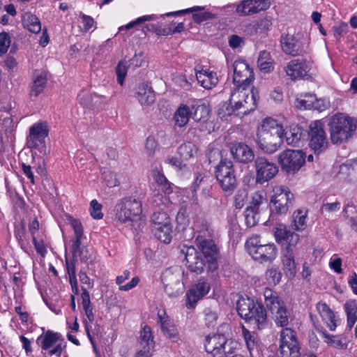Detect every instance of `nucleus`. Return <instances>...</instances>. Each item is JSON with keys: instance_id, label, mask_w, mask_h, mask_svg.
<instances>
[{"instance_id": "nucleus-58", "label": "nucleus", "mask_w": 357, "mask_h": 357, "mask_svg": "<svg viewBox=\"0 0 357 357\" xmlns=\"http://www.w3.org/2000/svg\"><path fill=\"white\" fill-rule=\"evenodd\" d=\"M90 213L94 219H101L103 216L102 213V205L97 200L93 199L91 202Z\"/></svg>"}, {"instance_id": "nucleus-6", "label": "nucleus", "mask_w": 357, "mask_h": 357, "mask_svg": "<svg viewBox=\"0 0 357 357\" xmlns=\"http://www.w3.org/2000/svg\"><path fill=\"white\" fill-rule=\"evenodd\" d=\"M245 248L252 258L260 263L272 262L278 255V249L273 243H262L257 235L247 239Z\"/></svg>"}, {"instance_id": "nucleus-36", "label": "nucleus", "mask_w": 357, "mask_h": 357, "mask_svg": "<svg viewBox=\"0 0 357 357\" xmlns=\"http://www.w3.org/2000/svg\"><path fill=\"white\" fill-rule=\"evenodd\" d=\"M294 229L298 231H303L307 227V211L305 208L296 210L292 215Z\"/></svg>"}, {"instance_id": "nucleus-17", "label": "nucleus", "mask_w": 357, "mask_h": 357, "mask_svg": "<svg viewBox=\"0 0 357 357\" xmlns=\"http://www.w3.org/2000/svg\"><path fill=\"white\" fill-rule=\"evenodd\" d=\"M211 290L209 282L200 278L195 283L186 294V306L188 308L195 307L197 303L208 294Z\"/></svg>"}, {"instance_id": "nucleus-25", "label": "nucleus", "mask_w": 357, "mask_h": 357, "mask_svg": "<svg viewBox=\"0 0 357 357\" xmlns=\"http://www.w3.org/2000/svg\"><path fill=\"white\" fill-rule=\"evenodd\" d=\"M195 75L198 83L206 89H213L219 81L217 73L204 66L195 69Z\"/></svg>"}, {"instance_id": "nucleus-59", "label": "nucleus", "mask_w": 357, "mask_h": 357, "mask_svg": "<svg viewBox=\"0 0 357 357\" xmlns=\"http://www.w3.org/2000/svg\"><path fill=\"white\" fill-rule=\"evenodd\" d=\"M342 259L337 255H333L329 261L328 265L331 269L333 270L336 273H342Z\"/></svg>"}, {"instance_id": "nucleus-10", "label": "nucleus", "mask_w": 357, "mask_h": 357, "mask_svg": "<svg viewBox=\"0 0 357 357\" xmlns=\"http://www.w3.org/2000/svg\"><path fill=\"white\" fill-rule=\"evenodd\" d=\"M305 153L301 150H286L278 155V162L283 171L294 174L305 162Z\"/></svg>"}, {"instance_id": "nucleus-3", "label": "nucleus", "mask_w": 357, "mask_h": 357, "mask_svg": "<svg viewBox=\"0 0 357 357\" xmlns=\"http://www.w3.org/2000/svg\"><path fill=\"white\" fill-rule=\"evenodd\" d=\"M328 126L331 142L341 144L347 142L354 135L357 129V120L338 113L331 117Z\"/></svg>"}, {"instance_id": "nucleus-1", "label": "nucleus", "mask_w": 357, "mask_h": 357, "mask_svg": "<svg viewBox=\"0 0 357 357\" xmlns=\"http://www.w3.org/2000/svg\"><path fill=\"white\" fill-rule=\"evenodd\" d=\"M264 303L273 315L275 324L284 328L280 332V354L282 357H301L300 346L296 332L287 328L292 320L291 312L278 294L269 288L264 291Z\"/></svg>"}, {"instance_id": "nucleus-55", "label": "nucleus", "mask_w": 357, "mask_h": 357, "mask_svg": "<svg viewBox=\"0 0 357 357\" xmlns=\"http://www.w3.org/2000/svg\"><path fill=\"white\" fill-rule=\"evenodd\" d=\"M172 80L176 85L185 90H189L191 89V83L188 80L186 76L183 74L174 75Z\"/></svg>"}, {"instance_id": "nucleus-38", "label": "nucleus", "mask_w": 357, "mask_h": 357, "mask_svg": "<svg viewBox=\"0 0 357 357\" xmlns=\"http://www.w3.org/2000/svg\"><path fill=\"white\" fill-rule=\"evenodd\" d=\"M154 236L164 243H169L172 238V226L166 225V226H159L153 227Z\"/></svg>"}, {"instance_id": "nucleus-61", "label": "nucleus", "mask_w": 357, "mask_h": 357, "mask_svg": "<svg viewBox=\"0 0 357 357\" xmlns=\"http://www.w3.org/2000/svg\"><path fill=\"white\" fill-rule=\"evenodd\" d=\"M228 43L231 49L241 48L245 45V38L234 34L229 36Z\"/></svg>"}, {"instance_id": "nucleus-52", "label": "nucleus", "mask_w": 357, "mask_h": 357, "mask_svg": "<svg viewBox=\"0 0 357 357\" xmlns=\"http://www.w3.org/2000/svg\"><path fill=\"white\" fill-rule=\"evenodd\" d=\"M102 177L107 186L109 188L117 186L119 184L116 174L111 171L104 170L102 173Z\"/></svg>"}, {"instance_id": "nucleus-21", "label": "nucleus", "mask_w": 357, "mask_h": 357, "mask_svg": "<svg viewBox=\"0 0 357 357\" xmlns=\"http://www.w3.org/2000/svg\"><path fill=\"white\" fill-rule=\"evenodd\" d=\"M270 6L268 0H244L237 6L236 11L241 15H250L266 10Z\"/></svg>"}, {"instance_id": "nucleus-35", "label": "nucleus", "mask_w": 357, "mask_h": 357, "mask_svg": "<svg viewBox=\"0 0 357 357\" xmlns=\"http://www.w3.org/2000/svg\"><path fill=\"white\" fill-rule=\"evenodd\" d=\"M22 24L30 32L38 33L41 31L40 20L33 14L27 12L22 15Z\"/></svg>"}, {"instance_id": "nucleus-64", "label": "nucleus", "mask_w": 357, "mask_h": 357, "mask_svg": "<svg viewBox=\"0 0 357 357\" xmlns=\"http://www.w3.org/2000/svg\"><path fill=\"white\" fill-rule=\"evenodd\" d=\"M167 162L173 167L176 171H184L186 169V165L175 157L168 158Z\"/></svg>"}, {"instance_id": "nucleus-2", "label": "nucleus", "mask_w": 357, "mask_h": 357, "mask_svg": "<svg viewBox=\"0 0 357 357\" xmlns=\"http://www.w3.org/2000/svg\"><path fill=\"white\" fill-rule=\"evenodd\" d=\"M259 100V93L256 89H250L248 86H236L231 92L229 103H224L219 109L218 115L226 119L236 112L247 114L254 111Z\"/></svg>"}, {"instance_id": "nucleus-40", "label": "nucleus", "mask_w": 357, "mask_h": 357, "mask_svg": "<svg viewBox=\"0 0 357 357\" xmlns=\"http://www.w3.org/2000/svg\"><path fill=\"white\" fill-rule=\"evenodd\" d=\"M347 313L348 326L351 328L357 321V303L354 300L347 301L344 305Z\"/></svg>"}, {"instance_id": "nucleus-49", "label": "nucleus", "mask_w": 357, "mask_h": 357, "mask_svg": "<svg viewBox=\"0 0 357 357\" xmlns=\"http://www.w3.org/2000/svg\"><path fill=\"white\" fill-rule=\"evenodd\" d=\"M266 200V194L264 191L260 190L257 191L253 193L252 197V201L250 202V205L247 208H250L252 209H256L259 211V206L263 204Z\"/></svg>"}, {"instance_id": "nucleus-23", "label": "nucleus", "mask_w": 357, "mask_h": 357, "mask_svg": "<svg viewBox=\"0 0 357 357\" xmlns=\"http://www.w3.org/2000/svg\"><path fill=\"white\" fill-rule=\"evenodd\" d=\"M241 328L242 334L250 356L263 357V351L264 348L257 335L255 333H251L244 326H242Z\"/></svg>"}, {"instance_id": "nucleus-51", "label": "nucleus", "mask_w": 357, "mask_h": 357, "mask_svg": "<svg viewBox=\"0 0 357 357\" xmlns=\"http://www.w3.org/2000/svg\"><path fill=\"white\" fill-rule=\"evenodd\" d=\"M266 276L268 284L276 285L280 282L282 274L278 268H271L267 270Z\"/></svg>"}, {"instance_id": "nucleus-43", "label": "nucleus", "mask_w": 357, "mask_h": 357, "mask_svg": "<svg viewBox=\"0 0 357 357\" xmlns=\"http://www.w3.org/2000/svg\"><path fill=\"white\" fill-rule=\"evenodd\" d=\"M163 335L170 339L173 342H178L181 340V336L176 327L172 323H163V326L160 327Z\"/></svg>"}, {"instance_id": "nucleus-54", "label": "nucleus", "mask_w": 357, "mask_h": 357, "mask_svg": "<svg viewBox=\"0 0 357 357\" xmlns=\"http://www.w3.org/2000/svg\"><path fill=\"white\" fill-rule=\"evenodd\" d=\"M204 321L205 324L208 328H213L217 324L218 315L215 312L210 308L204 310Z\"/></svg>"}, {"instance_id": "nucleus-29", "label": "nucleus", "mask_w": 357, "mask_h": 357, "mask_svg": "<svg viewBox=\"0 0 357 357\" xmlns=\"http://www.w3.org/2000/svg\"><path fill=\"white\" fill-rule=\"evenodd\" d=\"M192 111L193 109L191 108V106L183 103L180 104L174 114V126L178 128L185 127L190 119H192Z\"/></svg>"}, {"instance_id": "nucleus-20", "label": "nucleus", "mask_w": 357, "mask_h": 357, "mask_svg": "<svg viewBox=\"0 0 357 357\" xmlns=\"http://www.w3.org/2000/svg\"><path fill=\"white\" fill-rule=\"evenodd\" d=\"M283 142V139H277L269 135L264 131L257 130L256 143L259 148L268 153H273L278 151Z\"/></svg>"}, {"instance_id": "nucleus-63", "label": "nucleus", "mask_w": 357, "mask_h": 357, "mask_svg": "<svg viewBox=\"0 0 357 357\" xmlns=\"http://www.w3.org/2000/svg\"><path fill=\"white\" fill-rule=\"evenodd\" d=\"M176 222L178 225L185 226L188 223V213L185 208L182 207L179 209L176 217Z\"/></svg>"}, {"instance_id": "nucleus-19", "label": "nucleus", "mask_w": 357, "mask_h": 357, "mask_svg": "<svg viewBox=\"0 0 357 357\" xmlns=\"http://www.w3.org/2000/svg\"><path fill=\"white\" fill-rule=\"evenodd\" d=\"M230 152L234 160L239 163L248 164L255 159L252 149L243 142L232 144L230 146Z\"/></svg>"}, {"instance_id": "nucleus-37", "label": "nucleus", "mask_w": 357, "mask_h": 357, "mask_svg": "<svg viewBox=\"0 0 357 357\" xmlns=\"http://www.w3.org/2000/svg\"><path fill=\"white\" fill-rule=\"evenodd\" d=\"M193 109L192 111V119L197 122L204 123L206 122L209 116L210 109L206 104H197L191 106Z\"/></svg>"}, {"instance_id": "nucleus-31", "label": "nucleus", "mask_w": 357, "mask_h": 357, "mask_svg": "<svg viewBox=\"0 0 357 357\" xmlns=\"http://www.w3.org/2000/svg\"><path fill=\"white\" fill-rule=\"evenodd\" d=\"M142 105H151L155 100V96L152 88L146 84H140L137 88L135 94Z\"/></svg>"}, {"instance_id": "nucleus-13", "label": "nucleus", "mask_w": 357, "mask_h": 357, "mask_svg": "<svg viewBox=\"0 0 357 357\" xmlns=\"http://www.w3.org/2000/svg\"><path fill=\"white\" fill-rule=\"evenodd\" d=\"M280 43L283 52L292 56H301L306 53L309 45L307 38L291 35L282 36Z\"/></svg>"}, {"instance_id": "nucleus-48", "label": "nucleus", "mask_w": 357, "mask_h": 357, "mask_svg": "<svg viewBox=\"0 0 357 357\" xmlns=\"http://www.w3.org/2000/svg\"><path fill=\"white\" fill-rule=\"evenodd\" d=\"M156 19H158V17L155 15H143L142 17H139L137 18L135 20L129 22L128 24H127L125 26H120L119 28V31H121L125 30V29H131V28L134 27L135 26L138 25L139 24L144 23V22H147V21L155 20Z\"/></svg>"}, {"instance_id": "nucleus-18", "label": "nucleus", "mask_w": 357, "mask_h": 357, "mask_svg": "<svg viewBox=\"0 0 357 357\" xmlns=\"http://www.w3.org/2000/svg\"><path fill=\"white\" fill-rule=\"evenodd\" d=\"M254 79L253 70L245 61H234L233 80L236 86H248Z\"/></svg>"}, {"instance_id": "nucleus-30", "label": "nucleus", "mask_w": 357, "mask_h": 357, "mask_svg": "<svg viewBox=\"0 0 357 357\" xmlns=\"http://www.w3.org/2000/svg\"><path fill=\"white\" fill-rule=\"evenodd\" d=\"M286 142L294 146H303L306 139V131L296 125H292L286 132Z\"/></svg>"}, {"instance_id": "nucleus-28", "label": "nucleus", "mask_w": 357, "mask_h": 357, "mask_svg": "<svg viewBox=\"0 0 357 357\" xmlns=\"http://www.w3.org/2000/svg\"><path fill=\"white\" fill-rule=\"evenodd\" d=\"M281 261L286 275L289 278H294L297 271L294 250H291L290 248H284L282 251Z\"/></svg>"}, {"instance_id": "nucleus-32", "label": "nucleus", "mask_w": 357, "mask_h": 357, "mask_svg": "<svg viewBox=\"0 0 357 357\" xmlns=\"http://www.w3.org/2000/svg\"><path fill=\"white\" fill-rule=\"evenodd\" d=\"M316 308L328 328L335 331L337 326L335 316L330 307L326 303L319 302Z\"/></svg>"}, {"instance_id": "nucleus-16", "label": "nucleus", "mask_w": 357, "mask_h": 357, "mask_svg": "<svg viewBox=\"0 0 357 357\" xmlns=\"http://www.w3.org/2000/svg\"><path fill=\"white\" fill-rule=\"evenodd\" d=\"M183 273L180 271L172 273L166 271L162 275V283L167 294L169 297H177L184 291V284L181 281Z\"/></svg>"}, {"instance_id": "nucleus-56", "label": "nucleus", "mask_w": 357, "mask_h": 357, "mask_svg": "<svg viewBox=\"0 0 357 357\" xmlns=\"http://www.w3.org/2000/svg\"><path fill=\"white\" fill-rule=\"evenodd\" d=\"M153 177L158 185L163 186L166 190L169 186L168 180L160 169H153Z\"/></svg>"}, {"instance_id": "nucleus-50", "label": "nucleus", "mask_w": 357, "mask_h": 357, "mask_svg": "<svg viewBox=\"0 0 357 357\" xmlns=\"http://www.w3.org/2000/svg\"><path fill=\"white\" fill-rule=\"evenodd\" d=\"M245 220L248 227L255 226L259 220V211L247 208L245 211Z\"/></svg>"}, {"instance_id": "nucleus-14", "label": "nucleus", "mask_w": 357, "mask_h": 357, "mask_svg": "<svg viewBox=\"0 0 357 357\" xmlns=\"http://www.w3.org/2000/svg\"><path fill=\"white\" fill-rule=\"evenodd\" d=\"M255 181L264 184L273 179L278 172L277 165L265 157H257L255 161Z\"/></svg>"}, {"instance_id": "nucleus-60", "label": "nucleus", "mask_w": 357, "mask_h": 357, "mask_svg": "<svg viewBox=\"0 0 357 357\" xmlns=\"http://www.w3.org/2000/svg\"><path fill=\"white\" fill-rule=\"evenodd\" d=\"M144 149L149 156H153L155 154L158 149V143L153 137H149L146 139Z\"/></svg>"}, {"instance_id": "nucleus-44", "label": "nucleus", "mask_w": 357, "mask_h": 357, "mask_svg": "<svg viewBox=\"0 0 357 357\" xmlns=\"http://www.w3.org/2000/svg\"><path fill=\"white\" fill-rule=\"evenodd\" d=\"M197 152L196 146L192 142L181 144L178 148L180 156L185 160L193 158Z\"/></svg>"}, {"instance_id": "nucleus-46", "label": "nucleus", "mask_w": 357, "mask_h": 357, "mask_svg": "<svg viewBox=\"0 0 357 357\" xmlns=\"http://www.w3.org/2000/svg\"><path fill=\"white\" fill-rule=\"evenodd\" d=\"M151 221L153 227L166 226V225H172L170 218L167 213L164 211L154 212L152 217Z\"/></svg>"}, {"instance_id": "nucleus-12", "label": "nucleus", "mask_w": 357, "mask_h": 357, "mask_svg": "<svg viewBox=\"0 0 357 357\" xmlns=\"http://www.w3.org/2000/svg\"><path fill=\"white\" fill-rule=\"evenodd\" d=\"M231 344L223 335L213 334L205 337L204 348L213 357H225L227 353H232Z\"/></svg>"}, {"instance_id": "nucleus-7", "label": "nucleus", "mask_w": 357, "mask_h": 357, "mask_svg": "<svg viewBox=\"0 0 357 357\" xmlns=\"http://www.w3.org/2000/svg\"><path fill=\"white\" fill-rule=\"evenodd\" d=\"M286 75L291 80L312 79L316 75L312 61L296 59L289 61L284 68Z\"/></svg>"}, {"instance_id": "nucleus-45", "label": "nucleus", "mask_w": 357, "mask_h": 357, "mask_svg": "<svg viewBox=\"0 0 357 357\" xmlns=\"http://www.w3.org/2000/svg\"><path fill=\"white\" fill-rule=\"evenodd\" d=\"M47 83L46 75L43 73L38 75L33 80L31 95L38 96L45 89Z\"/></svg>"}, {"instance_id": "nucleus-22", "label": "nucleus", "mask_w": 357, "mask_h": 357, "mask_svg": "<svg viewBox=\"0 0 357 357\" xmlns=\"http://www.w3.org/2000/svg\"><path fill=\"white\" fill-rule=\"evenodd\" d=\"M275 241L282 245H286L284 248L294 250V248L299 241V235L287 229L284 225H280L274 231Z\"/></svg>"}, {"instance_id": "nucleus-41", "label": "nucleus", "mask_w": 357, "mask_h": 357, "mask_svg": "<svg viewBox=\"0 0 357 357\" xmlns=\"http://www.w3.org/2000/svg\"><path fill=\"white\" fill-rule=\"evenodd\" d=\"M139 343L142 348L151 350L155 346V342L152 335L151 329L149 326H145L141 331Z\"/></svg>"}, {"instance_id": "nucleus-42", "label": "nucleus", "mask_w": 357, "mask_h": 357, "mask_svg": "<svg viewBox=\"0 0 357 357\" xmlns=\"http://www.w3.org/2000/svg\"><path fill=\"white\" fill-rule=\"evenodd\" d=\"M315 95L312 93L301 94L295 101V106L300 109H310L313 107Z\"/></svg>"}, {"instance_id": "nucleus-53", "label": "nucleus", "mask_w": 357, "mask_h": 357, "mask_svg": "<svg viewBox=\"0 0 357 357\" xmlns=\"http://www.w3.org/2000/svg\"><path fill=\"white\" fill-rule=\"evenodd\" d=\"M248 191L245 189L238 190L234 197V206L236 208H242L248 199Z\"/></svg>"}, {"instance_id": "nucleus-27", "label": "nucleus", "mask_w": 357, "mask_h": 357, "mask_svg": "<svg viewBox=\"0 0 357 357\" xmlns=\"http://www.w3.org/2000/svg\"><path fill=\"white\" fill-rule=\"evenodd\" d=\"M257 130L264 131V132H267L269 135L277 139H283L284 134L282 125L273 118L264 119Z\"/></svg>"}, {"instance_id": "nucleus-15", "label": "nucleus", "mask_w": 357, "mask_h": 357, "mask_svg": "<svg viewBox=\"0 0 357 357\" xmlns=\"http://www.w3.org/2000/svg\"><path fill=\"white\" fill-rule=\"evenodd\" d=\"M309 135L310 146L315 153H320L326 149L328 140L321 121H314L310 123Z\"/></svg>"}, {"instance_id": "nucleus-4", "label": "nucleus", "mask_w": 357, "mask_h": 357, "mask_svg": "<svg viewBox=\"0 0 357 357\" xmlns=\"http://www.w3.org/2000/svg\"><path fill=\"white\" fill-rule=\"evenodd\" d=\"M236 308L241 318L257 325L259 330L266 326V311L261 304L255 303L248 297H240L237 301Z\"/></svg>"}, {"instance_id": "nucleus-9", "label": "nucleus", "mask_w": 357, "mask_h": 357, "mask_svg": "<svg viewBox=\"0 0 357 357\" xmlns=\"http://www.w3.org/2000/svg\"><path fill=\"white\" fill-rule=\"evenodd\" d=\"M49 128L47 122L38 121L33 123L29 128L27 137L28 147L42 155L46 154L47 147L45 138L48 136Z\"/></svg>"}, {"instance_id": "nucleus-8", "label": "nucleus", "mask_w": 357, "mask_h": 357, "mask_svg": "<svg viewBox=\"0 0 357 357\" xmlns=\"http://www.w3.org/2000/svg\"><path fill=\"white\" fill-rule=\"evenodd\" d=\"M294 194L285 186H275L271 197L270 208L272 214H285L292 206Z\"/></svg>"}, {"instance_id": "nucleus-33", "label": "nucleus", "mask_w": 357, "mask_h": 357, "mask_svg": "<svg viewBox=\"0 0 357 357\" xmlns=\"http://www.w3.org/2000/svg\"><path fill=\"white\" fill-rule=\"evenodd\" d=\"M61 337V335L59 333L47 331L38 337L36 344L41 347L42 350L46 351L59 341Z\"/></svg>"}, {"instance_id": "nucleus-39", "label": "nucleus", "mask_w": 357, "mask_h": 357, "mask_svg": "<svg viewBox=\"0 0 357 357\" xmlns=\"http://www.w3.org/2000/svg\"><path fill=\"white\" fill-rule=\"evenodd\" d=\"M321 335L324 338L325 342L330 347L339 349H346L347 348V343L342 337L330 335L326 331H321Z\"/></svg>"}, {"instance_id": "nucleus-26", "label": "nucleus", "mask_w": 357, "mask_h": 357, "mask_svg": "<svg viewBox=\"0 0 357 357\" xmlns=\"http://www.w3.org/2000/svg\"><path fill=\"white\" fill-rule=\"evenodd\" d=\"M186 266L192 272L197 274L203 272L205 263L201 254L194 247H188L185 251Z\"/></svg>"}, {"instance_id": "nucleus-57", "label": "nucleus", "mask_w": 357, "mask_h": 357, "mask_svg": "<svg viewBox=\"0 0 357 357\" xmlns=\"http://www.w3.org/2000/svg\"><path fill=\"white\" fill-rule=\"evenodd\" d=\"M10 45V36L5 32L0 33V56L5 54Z\"/></svg>"}, {"instance_id": "nucleus-62", "label": "nucleus", "mask_w": 357, "mask_h": 357, "mask_svg": "<svg viewBox=\"0 0 357 357\" xmlns=\"http://www.w3.org/2000/svg\"><path fill=\"white\" fill-rule=\"evenodd\" d=\"M79 17L82 19V23L83 24V30L84 31H88L90 29H91L93 26L95 22L92 17L80 13Z\"/></svg>"}, {"instance_id": "nucleus-34", "label": "nucleus", "mask_w": 357, "mask_h": 357, "mask_svg": "<svg viewBox=\"0 0 357 357\" xmlns=\"http://www.w3.org/2000/svg\"><path fill=\"white\" fill-rule=\"evenodd\" d=\"M275 61L271 57L270 52L264 50L259 54L257 66L261 72L264 73H269L274 69Z\"/></svg>"}, {"instance_id": "nucleus-47", "label": "nucleus", "mask_w": 357, "mask_h": 357, "mask_svg": "<svg viewBox=\"0 0 357 357\" xmlns=\"http://www.w3.org/2000/svg\"><path fill=\"white\" fill-rule=\"evenodd\" d=\"M129 68H130V66L127 60L120 61L117 64L116 68L117 82L121 86L124 84L125 78Z\"/></svg>"}, {"instance_id": "nucleus-24", "label": "nucleus", "mask_w": 357, "mask_h": 357, "mask_svg": "<svg viewBox=\"0 0 357 357\" xmlns=\"http://www.w3.org/2000/svg\"><path fill=\"white\" fill-rule=\"evenodd\" d=\"M197 246L204 254L205 258L209 263H213L218 256V248L215 243L204 236L198 234L195 238Z\"/></svg>"}, {"instance_id": "nucleus-11", "label": "nucleus", "mask_w": 357, "mask_h": 357, "mask_svg": "<svg viewBox=\"0 0 357 357\" xmlns=\"http://www.w3.org/2000/svg\"><path fill=\"white\" fill-rule=\"evenodd\" d=\"M215 177L223 191L231 192L236 187V177L233 163L230 160H221L216 167Z\"/></svg>"}, {"instance_id": "nucleus-5", "label": "nucleus", "mask_w": 357, "mask_h": 357, "mask_svg": "<svg viewBox=\"0 0 357 357\" xmlns=\"http://www.w3.org/2000/svg\"><path fill=\"white\" fill-rule=\"evenodd\" d=\"M114 211L116 220L132 225L142 213V201L134 197H126L116 203Z\"/></svg>"}]
</instances>
